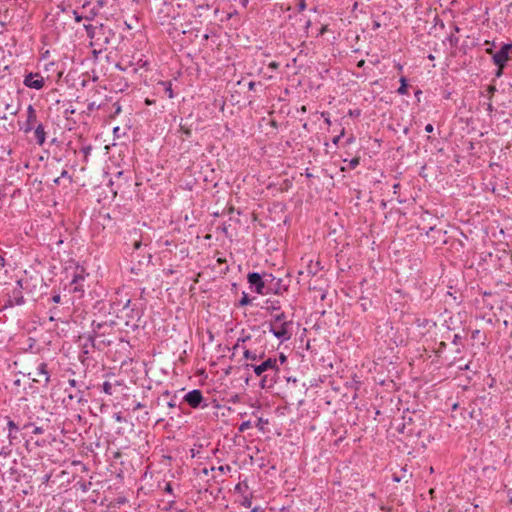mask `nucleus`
<instances>
[{
    "instance_id": "nucleus-1",
    "label": "nucleus",
    "mask_w": 512,
    "mask_h": 512,
    "mask_svg": "<svg viewBox=\"0 0 512 512\" xmlns=\"http://www.w3.org/2000/svg\"><path fill=\"white\" fill-rule=\"evenodd\" d=\"M245 368H252L255 375L261 377L260 387L262 389L273 388L279 378L280 370L278 367V360L275 357H269L260 364H246Z\"/></svg>"
},
{
    "instance_id": "nucleus-2",
    "label": "nucleus",
    "mask_w": 512,
    "mask_h": 512,
    "mask_svg": "<svg viewBox=\"0 0 512 512\" xmlns=\"http://www.w3.org/2000/svg\"><path fill=\"white\" fill-rule=\"evenodd\" d=\"M112 324H108L107 322H98L95 321L92 322V333L87 337V340L91 343V347L93 348H100V343L104 345H110L111 341H105L101 340L99 343H97V338H100L102 336H105L108 333V330L112 329Z\"/></svg>"
},
{
    "instance_id": "nucleus-3",
    "label": "nucleus",
    "mask_w": 512,
    "mask_h": 512,
    "mask_svg": "<svg viewBox=\"0 0 512 512\" xmlns=\"http://www.w3.org/2000/svg\"><path fill=\"white\" fill-rule=\"evenodd\" d=\"M292 322H284L280 324L269 323V331L280 341L286 342L292 337Z\"/></svg>"
},
{
    "instance_id": "nucleus-4",
    "label": "nucleus",
    "mask_w": 512,
    "mask_h": 512,
    "mask_svg": "<svg viewBox=\"0 0 512 512\" xmlns=\"http://www.w3.org/2000/svg\"><path fill=\"white\" fill-rule=\"evenodd\" d=\"M22 289V281H16V284L12 287V289L7 292V300L5 302L4 308L20 306L24 304L25 301Z\"/></svg>"
},
{
    "instance_id": "nucleus-5",
    "label": "nucleus",
    "mask_w": 512,
    "mask_h": 512,
    "mask_svg": "<svg viewBox=\"0 0 512 512\" xmlns=\"http://www.w3.org/2000/svg\"><path fill=\"white\" fill-rule=\"evenodd\" d=\"M247 281L250 285V289L257 294H267L265 273L260 274L258 272H250L247 275Z\"/></svg>"
},
{
    "instance_id": "nucleus-6",
    "label": "nucleus",
    "mask_w": 512,
    "mask_h": 512,
    "mask_svg": "<svg viewBox=\"0 0 512 512\" xmlns=\"http://www.w3.org/2000/svg\"><path fill=\"white\" fill-rule=\"evenodd\" d=\"M183 401L193 409L206 408L208 406L203 397L202 391L199 389H194L186 393L183 397Z\"/></svg>"
},
{
    "instance_id": "nucleus-7",
    "label": "nucleus",
    "mask_w": 512,
    "mask_h": 512,
    "mask_svg": "<svg viewBox=\"0 0 512 512\" xmlns=\"http://www.w3.org/2000/svg\"><path fill=\"white\" fill-rule=\"evenodd\" d=\"M265 281H266L267 294L273 293V294L280 295L284 291L287 290L286 285L283 284V280L281 278L275 277L271 273L265 272Z\"/></svg>"
},
{
    "instance_id": "nucleus-8",
    "label": "nucleus",
    "mask_w": 512,
    "mask_h": 512,
    "mask_svg": "<svg viewBox=\"0 0 512 512\" xmlns=\"http://www.w3.org/2000/svg\"><path fill=\"white\" fill-rule=\"evenodd\" d=\"M512 50V44L511 43H505L499 51H497L493 55V62L495 65H497L500 69H502L507 60H508V54L509 51ZM501 74V70L498 71L497 76Z\"/></svg>"
},
{
    "instance_id": "nucleus-9",
    "label": "nucleus",
    "mask_w": 512,
    "mask_h": 512,
    "mask_svg": "<svg viewBox=\"0 0 512 512\" xmlns=\"http://www.w3.org/2000/svg\"><path fill=\"white\" fill-rule=\"evenodd\" d=\"M23 83L28 88L40 90L43 88L45 80L43 76H41L39 73L31 72L25 75Z\"/></svg>"
},
{
    "instance_id": "nucleus-10",
    "label": "nucleus",
    "mask_w": 512,
    "mask_h": 512,
    "mask_svg": "<svg viewBox=\"0 0 512 512\" xmlns=\"http://www.w3.org/2000/svg\"><path fill=\"white\" fill-rule=\"evenodd\" d=\"M85 269L83 267H77L71 280V285H74V292H83L84 288L82 282L86 277Z\"/></svg>"
},
{
    "instance_id": "nucleus-11",
    "label": "nucleus",
    "mask_w": 512,
    "mask_h": 512,
    "mask_svg": "<svg viewBox=\"0 0 512 512\" xmlns=\"http://www.w3.org/2000/svg\"><path fill=\"white\" fill-rule=\"evenodd\" d=\"M36 124H37L36 110L32 105H29L27 108V119L24 123V126L22 127V130L25 133H29L34 129Z\"/></svg>"
},
{
    "instance_id": "nucleus-12",
    "label": "nucleus",
    "mask_w": 512,
    "mask_h": 512,
    "mask_svg": "<svg viewBox=\"0 0 512 512\" xmlns=\"http://www.w3.org/2000/svg\"><path fill=\"white\" fill-rule=\"evenodd\" d=\"M36 375L44 378V384L47 385L50 382V373L48 371V365L45 362H41L36 367Z\"/></svg>"
},
{
    "instance_id": "nucleus-13",
    "label": "nucleus",
    "mask_w": 512,
    "mask_h": 512,
    "mask_svg": "<svg viewBox=\"0 0 512 512\" xmlns=\"http://www.w3.org/2000/svg\"><path fill=\"white\" fill-rule=\"evenodd\" d=\"M33 130H34L35 141L40 146L43 145L46 140V133L44 130V126L42 124H37Z\"/></svg>"
},
{
    "instance_id": "nucleus-14",
    "label": "nucleus",
    "mask_w": 512,
    "mask_h": 512,
    "mask_svg": "<svg viewBox=\"0 0 512 512\" xmlns=\"http://www.w3.org/2000/svg\"><path fill=\"white\" fill-rule=\"evenodd\" d=\"M412 474H408L407 473V468L406 467H402L401 468V473L397 474V473H394L393 476H392V480L394 482H401V481H405L406 483L408 482L409 478H411Z\"/></svg>"
},
{
    "instance_id": "nucleus-15",
    "label": "nucleus",
    "mask_w": 512,
    "mask_h": 512,
    "mask_svg": "<svg viewBox=\"0 0 512 512\" xmlns=\"http://www.w3.org/2000/svg\"><path fill=\"white\" fill-rule=\"evenodd\" d=\"M7 427L9 429V434H8L9 442H10V444H12L13 440L16 439V436L12 434V431L13 430L16 432L19 431V426L13 420L8 418Z\"/></svg>"
},
{
    "instance_id": "nucleus-16",
    "label": "nucleus",
    "mask_w": 512,
    "mask_h": 512,
    "mask_svg": "<svg viewBox=\"0 0 512 512\" xmlns=\"http://www.w3.org/2000/svg\"><path fill=\"white\" fill-rule=\"evenodd\" d=\"M284 322H291V321L287 319V316L284 312H280V313L273 315V317L269 323L280 324V323H284Z\"/></svg>"
},
{
    "instance_id": "nucleus-17",
    "label": "nucleus",
    "mask_w": 512,
    "mask_h": 512,
    "mask_svg": "<svg viewBox=\"0 0 512 512\" xmlns=\"http://www.w3.org/2000/svg\"><path fill=\"white\" fill-rule=\"evenodd\" d=\"M263 355H264L263 353L258 355L256 352H253V351H251L249 349H246V348H244V351H243L244 358L250 359L252 361H256V360L262 359Z\"/></svg>"
},
{
    "instance_id": "nucleus-18",
    "label": "nucleus",
    "mask_w": 512,
    "mask_h": 512,
    "mask_svg": "<svg viewBox=\"0 0 512 512\" xmlns=\"http://www.w3.org/2000/svg\"><path fill=\"white\" fill-rule=\"evenodd\" d=\"M399 81H400V87L397 89V93L400 95L407 94V91H408L407 79L405 77H401Z\"/></svg>"
},
{
    "instance_id": "nucleus-19",
    "label": "nucleus",
    "mask_w": 512,
    "mask_h": 512,
    "mask_svg": "<svg viewBox=\"0 0 512 512\" xmlns=\"http://www.w3.org/2000/svg\"><path fill=\"white\" fill-rule=\"evenodd\" d=\"M159 84L164 86L165 92L167 93L168 97L172 99L174 97L172 83L170 81H162Z\"/></svg>"
},
{
    "instance_id": "nucleus-20",
    "label": "nucleus",
    "mask_w": 512,
    "mask_h": 512,
    "mask_svg": "<svg viewBox=\"0 0 512 512\" xmlns=\"http://www.w3.org/2000/svg\"><path fill=\"white\" fill-rule=\"evenodd\" d=\"M99 14V7H92L84 16L85 20L92 21Z\"/></svg>"
},
{
    "instance_id": "nucleus-21",
    "label": "nucleus",
    "mask_w": 512,
    "mask_h": 512,
    "mask_svg": "<svg viewBox=\"0 0 512 512\" xmlns=\"http://www.w3.org/2000/svg\"><path fill=\"white\" fill-rule=\"evenodd\" d=\"M266 304H267L266 309L268 311H279L280 310V303H279V301L267 300Z\"/></svg>"
},
{
    "instance_id": "nucleus-22",
    "label": "nucleus",
    "mask_w": 512,
    "mask_h": 512,
    "mask_svg": "<svg viewBox=\"0 0 512 512\" xmlns=\"http://www.w3.org/2000/svg\"><path fill=\"white\" fill-rule=\"evenodd\" d=\"M89 346H91V343L86 339V342L82 345V350H81V355H80V359L82 362L84 361V357H87V355L89 354Z\"/></svg>"
},
{
    "instance_id": "nucleus-23",
    "label": "nucleus",
    "mask_w": 512,
    "mask_h": 512,
    "mask_svg": "<svg viewBox=\"0 0 512 512\" xmlns=\"http://www.w3.org/2000/svg\"><path fill=\"white\" fill-rule=\"evenodd\" d=\"M84 29L86 31V34L88 36V38H94L95 37V32H96V27L91 25V24H87V25H84Z\"/></svg>"
},
{
    "instance_id": "nucleus-24",
    "label": "nucleus",
    "mask_w": 512,
    "mask_h": 512,
    "mask_svg": "<svg viewBox=\"0 0 512 512\" xmlns=\"http://www.w3.org/2000/svg\"><path fill=\"white\" fill-rule=\"evenodd\" d=\"M102 391L107 394V395H112L113 394V385L108 382V381H105L103 384H102Z\"/></svg>"
},
{
    "instance_id": "nucleus-25",
    "label": "nucleus",
    "mask_w": 512,
    "mask_h": 512,
    "mask_svg": "<svg viewBox=\"0 0 512 512\" xmlns=\"http://www.w3.org/2000/svg\"><path fill=\"white\" fill-rule=\"evenodd\" d=\"M100 29L103 31V34L105 35L104 43L109 44V35H114L113 31L111 29H106L103 24H101Z\"/></svg>"
},
{
    "instance_id": "nucleus-26",
    "label": "nucleus",
    "mask_w": 512,
    "mask_h": 512,
    "mask_svg": "<svg viewBox=\"0 0 512 512\" xmlns=\"http://www.w3.org/2000/svg\"><path fill=\"white\" fill-rule=\"evenodd\" d=\"M84 392L82 390H78L75 394H70L69 399L76 398L79 403H81L84 399Z\"/></svg>"
},
{
    "instance_id": "nucleus-27",
    "label": "nucleus",
    "mask_w": 512,
    "mask_h": 512,
    "mask_svg": "<svg viewBox=\"0 0 512 512\" xmlns=\"http://www.w3.org/2000/svg\"><path fill=\"white\" fill-rule=\"evenodd\" d=\"M250 338H251L250 335H246V336L238 338V340H237L236 344L234 345L233 349L236 350L237 348L240 347L241 343H245L246 341L250 340Z\"/></svg>"
},
{
    "instance_id": "nucleus-28",
    "label": "nucleus",
    "mask_w": 512,
    "mask_h": 512,
    "mask_svg": "<svg viewBox=\"0 0 512 512\" xmlns=\"http://www.w3.org/2000/svg\"><path fill=\"white\" fill-rule=\"evenodd\" d=\"M251 302V299L249 298L248 294H246L245 292L243 293L240 301H239V305L240 306H246L248 304H250Z\"/></svg>"
},
{
    "instance_id": "nucleus-29",
    "label": "nucleus",
    "mask_w": 512,
    "mask_h": 512,
    "mask_svg": "<svg viewBox=\"0 0 512 512\" xmlns=\"http://www.w3.org/2000/svg\"><path fill=\"white\" fill-rule=\"evenodd\" d=\"M359 163L360 160L358 157L352 158L351 160L348 161V167L349 169L353 170L359 165Z\"/></svg>"
},
{
    "instance_id": "nucleus-30",
    "label": "nucleus",
    "mask_w": 512,
    "mask_h": 512,
    "mask_svg": "<svg viewBox=\"0 0 512 512\" xmlns=\"http://www.w3.org/2000/svg\"><path fill=\"white\" fill-rule=\"evenodd\" d=\"M240 504L245 508H250L252 506V500L251 497L244 496L241 500Z\"/></svg>"
},
{
    "instance_id": "nucleus-31",
    "label": "nucleus",
    "mask_w": 512,
    "mask_h": 512,
    "mask_svg": "<svg viewBox=\"0 0 512 512\" xmlns=\"http://www.w3.org/2000/svg\"><path fill=\"white\" fill-rule=\"evenodd\" d=\"M447 40L453 47H456L459 43V38L457 36H455L454 34H451L450 36H448Z\"/></svg>"
},
{
    "instance_id": "nucleus-32",
    "label": "nucleus",
    "mask_w": 512,
    "mask_h": 512,
    "mask_svg": "<svg viewBox=\"0 0 512 512\" xmlns=\"http://www.w3.org/2000/svg\"><path fill=\"white\" fill-rule=\"evenodd\" d=\"M247 489L248 488V484L247 482L243 481V482H240L238 483L236 486H235V490L238 491V492H243V490Z\"/></svg>"
},
{
    "instance_id": "nucleus-33",
    "label": "nucleus",
    "mask_w": 512,
    "mask_h": 512,
    "mask_svg": "<svg viewBox=\"0 0 512 512\" xmlns=\"http://www.w3.org/2000/svg\"><path fill=\"white\" fill-rule=\"evenodd\" d=\"M82 153L84 154L85 156V161H87V158L88 156L90 155L91 151H92V147L90 145L88 146H84L82 149H81Z\"/></svg>"
},
{
    "instance_id": "nucleus-34",
    "label": "nucleus",
    "mask_w": 512,
    "mask_h": 512,
    "mask_svg": "<svg viewBox=\"0 0 512 512\" xmlns=\"http://www.w3.org/2000/svg\"><path fill=\"white\" fill-rule=\"evenodd\" d=\"M251 426V422L250 421H244L240 424L239 426V431L240 432H244L246 431L248 428H250Z\"/></svg>"
},
{
    "instance_id": "nucleus-35",
    "label": "nucleus",
    "mask_w": 512,
    "mask_h": 512,
    "mask_svg": "<svg viewBox=\"0 0 512 512\" xmlns=\"http://www.w3.org/2000/svg\"><path fill=\"white\" fill-rule=\"evenodd\" d=\"M497 91L496 87L493 85L488 86L487 92H488V99L491 100L494 93Z\"/></svg>"
},
{
    "instance_id": "nucleus-36",
    "label": "nucleus",
    "mask_w": 512,
    "mask_h": 512,
    "mask_svg": "<svg viewBox=\"0 0 512 512\" xmlns=\"http://www.w3.org/2000/svg\"><path fill=\"white\" fill-rule=\"evenodd\" d=\"M452 343L454 345H461L462 344V337L459 334H455L452 340Z\"/></svg>"
},
{
    "instance_id": "nucleus-37",
    "label": "nucleus",
    "mask_w": 512,
    "mask_h": 512,
    "mask_svg": "<svg viewBox=\"0 0 512 512\" xmlns=\"http://www.w3.org/2000/svg\"><path fill=\"white\" fill-rule=\"evenodd\" d=\"M180 131L186 136V137H190L191 136V130L190 128H187L185 127L184 125H180Z\"/></svg>"
},
{
    "instance_id": "nucleus-38",
    "label": "nucleus",
    "mask_w": 512,
    "mask_h": 512,
    "mask_svg": "<svg viewBox=\"0 0 512 512\" xmlns=\"http://www.w3.org/2000/svg\"><path fill=\"white\" fill-rule=\"evenodd\" d=\"M167 405L168 407L170 408H175L177 406V402H176V396H173L168 402H167Z\"/></svg>"
},
{
    "instance_id": "nucleus-39",
    "label": "nucleus",
    "mask_w": 512,
    "mask_h": 512,
    "mask_svg": "<svg viewBox=\"0 0 512 512\" xmlns=\"http://www.w3.org/2000/svg\"><path fill=\"white\" fill-rule=\"evenodd\" d=\"M59 177H61V179L62 178H67L69 180V183H72V176L69 175V173L66 170H63Z\"/></svg>"
},
{
    "instance_id": "nucleus-40",
    "label": "nucleus",
    "mask_w": 512,
    "mask_h": 512,
    "mask_svg": "<svg viewBox=\"0 0 512 512\" xmlns=\"http://www.w3.org/2000/svg\"><path fill=\"white\" fill-rule=\"evenodd\" d=\"M343 135H344V129H342V131L339 135L335 136L332 139L333 144L337 145Z\"/></svg>"
},
{
    "instance_id": "nucleus-41",
    "label": "nucleus",
    "mask_w": 512,
    "mask_h": 512,
    "mask_svg": "<svg viewBox=\"0 0 512 512\" xmlns=\"http://www.w3.org/2000/svg\"><path fill=\"white\" fill-rule=\"evenodd\" d=\"M218 470L222 473L229 472L231 470L229 465H221L218 467Z\"/></svg>"
},
{
    "instance_id": "nucleus-42",
    "label": "nucleus",
    "mask_w": 512,
    "mask_h": 512,
    "mask_svg": "<svg viewBox=\"0 0 512 512\" xmlns=\"http://www.w3.org/2000/svg\"><path fill=\"white\" fill-rule=\"evenodd\" d=\"M43 433H44L43 427H40V426H35L34 427L33 434H43Z\"/></svg>"
},
{
    "instance_id": "nucleus-43",
    "label": "nucleus",
    "mask_w": 512,
    "mask_h": 512,
    "mask_svg": "<svg viewBox=\"0 0 512 512\" xmlns=\"http://www.w3.org/2000/svg\"><path fill=\"white\" fill-rule=\"evenodd\" d=\"M280 64L276 61H272L269 63V68L273 69V70H277L279 68Z\"/></svg>"
},
{
    "instance_id": "nucleus-44",
    "label": "nucleus",
    "mask_w": 512,
    "mask_h": 512,
    "mask_svg": "<svg viewBox=\"0 0 512 512\" xmlns=\"http://www.w3.org/2000/svg\"><path fill=\"white\" fill-rule=\"evenodd\" d=\"M73 14L75 16V21L78 22V23L81 22L83 19H85L84 16L79 15L77 13V11H73Z\"/></svg>"
},
{
    "instance_id": "nucleus-45",
    "label": "nucleus",
    "mask_w": 512,
    "mask_h": 512,
    "mask_svg": "<svg viewBox=\"0 0 512 512\" xmlns=\"http://www.w3.org/2000/svg\"><path fill=\"white\" fill-rule=\"evenodd\" d=\"M51 300L54 302V303H60L61 301V296L60 294H55L52 296Z\"/></svg>"
},
{
    "instance_id": "nucleus-46",
    "label": "nucleus",
    "mask_w": 512,
    "mask_h": 512,
    "mask_svg": "<svg viewBox=\"0 0 512 512\" xmlns=\"http://www.w3.org/2000/svg\"><path fill=\"white\" fill-rule=\"evenodd\" d=\"M277 360H278L281 364H283V363H285V362L287 361V357H286L283 353H281V354L279 355V358H278Z\"/></svg>"
},
{
    "instance_id": "nucleus-47",
    "label": "nucleus",
    "mask_w": 512,
    "mask_h": 512,
    "mask_svg": "<svg viewBox=\"0 0 512 512\" xmlns=\"http://www.w3.org/2000/svg\"><path fill=\"white\" fill-rule=\"evenodd\" d=\"M143 407H144V405H143L141 402H137V403H135V405L133 406V411H136V410L142 409Z\"/></svg>"
},
{
    "instance_id": "nucleus-48",
    "label": "nucleus",
    "mask_w": 512,
    "mask_h": 512,
    "mask_svg": "<svg viewBox=\"0 0 512 512\" xmlns=\"http://www.w3.org/2000/svg\"><path fill=\"white\" fill-rule=\"evenodd\" d=\"M433 130H434V127H433V125H432V124H427V125L425 126V131H426L427 133H432V132H433Z\"/></svg>"
},
{
    "instance_id": "nucleus-49",
    "label": "nucleus",
    "mask_w": 512,
    "mask_h": 512,
    "mask_svg": "<svg viewBox=\"0 0 512 512\" xmlns=\"http://www.w3.org/2000/svg\"><path fill=\"white\" fill-rule=\"evenodd\" d=\"M114 419L117 421V422H123L124 421V418L121 416L120 413H116L114 415Z\"/></svg>"
},
{
    "instance_id": "nucleus-50",
    "label": "nucleus",
    "mask_w": 512,
    "mask_h": 512,
    "mask_svg": "<svg viewBox=\"0 0 512 512\" xmlns=\"http://www.w3.org/2000/svg\"><path fill=\"white\" fill-rule=\"evenodd\" d=\"M105 4H106L105 0H98L97 5L95 7H99V10H100L102 7H104Z\"/></svg>"
},
{
    "instance_id": "nucleus-51",
    "label": "nucleus",
    "mask_w": 512,
    "mask_h": 512,
    "mask_svg": "<svg viewBox=\"0 0 512 512\" xmlns=\"http://www.w3.org/2000/svg\"><path fill=\"white\" fill-rule=\"evenodd\" d=\"M251 512H264V510L260 506H255L251 509Z\"/></svg>"
},
{
    "instance_id": "nucleus-52",
    "label": "nucleus",
    "mask_w": 512,
    "mask_h": 512,
    "mask_svg": "<svg viewBox=\"0 0 512 512\" xmlns=\"http://www.w3.org/2000/svg\"><path fill=\"white\" fill-rule=\"evenodd\" d=\"M68 383L71 387H76L78 382L75 379H69Z\"/></svg>"
},
{
    "instance_id": "nucleus-53",
    "label": "nucleus",
    "mask_w": 512,
    "mask_h": 512,
    "mask_svg": "<svg viewBox=\"0 0 512 512\" xmlns=\"http://www.w3.org/2000/svg\"><path fill=\"white\" fill-rule=\"evenodd\" d=\"M487 111H488V113H489V114H491V113L494 111V107H493V105L491 104V102H489V103L487 104Z\"/></svg>"
},
{
    "instance_id": "nucleus-54",
    "label": "nucleus",
    "mask_w": 512,
    "mask_h": 512,
    "mask_svg": "<svg viewBox=\"0 0 512 512\" xmlns=\"http://www.w3.org/2000/svg\"><path fill=\"white\" fill-rule=\"evenodd\" d=\"M147 64H148V62H147L146 60H142V59H140V60L138 61V65H139V67H145Z\"/></svg>"
},
{
    "instance_id": "nucleus-55",
    "label": "nucleus",
    "mask_w": 512,
    "mask_h": 512,
    "mask_svg": "<svg viewBox=\"0 0 512 512\" xmlns=\"http://www.w3.org/2000/svg\"><path fill=\"white\" fill-rule=\"evenodd\" d=\"M305 176H306L307 178H313V177H314V176H313V174L309 172V169H308V168L305 170Z\"/></svg>"
},
{
    "instance_id": "nucleus-56",
    "label": "nucleus",
    "mask_w": 512,
    "mask_h": 512,
    "mask_svg": "<svg viewBox=\"0 0 512 512\" xmlns=\"http://www.w3.org/2000/svg\"><path fill=\"white\" fill-rule=\"evenodd\" d=\"M248 88H249V90H254V88H255V83H254V82H252V81H251V82H249V84H248Z\"/></svg>"
},
{
    "instance_id": "nucleus-57",
    "label": "nucleus",
    "mask_w": 512,
    "mask_h": 512,
    "mask_svg": "<svg viewBox=\"0 0 512 512\" xmlns=\"http://www.w3.org/2000/svg\"><path fill=\"white\" fill-rule=\"evenodd\" d=\"M9 451H5L4 448L0 451V455H3L4 457L8 456Z\"/></svg>"
},
{
    "instance_id": "nucleus-58",
    "label": "nucleus",
    "mask_w": 512,
    "mask_h": 512,
    "mask_svg": "<svg viewBox=\"0 0 512 512\" xmlns=\"http://www.w3.org/2000/svg\"><path fill=\"white\" fill-rule=\"evenodd\" d=\"M479 333H480V331H479V330H475V331H473V333H472V338H474V339H475V338L478 336V334H479Z\"/></svg>"
},
{
    "instance_id": "nucleus-59",
    "label": "nucleus",
    "mask_w": 512,
    "mask_h": 512,
    "mask_svg": "<svg viewBox=\"0 0 512 512\" xmlns=\"http://www.w3.org/2000/svg\"><path fill=\"white\" fill-rule=\"evenodd\" d=\"M365 65V61L364 60H360L357 64L358 67H363Z\"/></svg>"
},
{
    "instance_id": "nucleus-60",
    "label": "nucleus",
    "mask_w": 512,
    "mask_h": 512,
    "mask_svg": "<svg viewBox=\"0 0 512 512\" xmlns=\"http://www.w3.org/2000/svg\"><path fill=\"white\" fill-rule=\"evenodd\" d=\"M61 181V177H57L54 179V184L59 185Z\"/></svg>"
},
{
    "instance_id": "nucleus-61",
    "label": "nucleus",
    "mask_w": 512,
    "mask_h": 512,
    "mask_svg": "<svg viewBox=\"0 0 512 512\" xmlns=\"http://www.w3.org/2000/svg\"><path fill=\"white\" fill-rule=\"evenodd\" d=\"M94 107H95L94 103H90V104L88 105V109H89L90 111H91V110H93V109H94Z\"/></svg>"
},
{
    "instance_id": "nucleus-62",
    "label": "nucleus",
    "mask_w": 512,
    "mask_h": 512,
    "mask_svg": "<svg viewBox=\"0 0 512 512\" xmlns=\"http://www.w3.org/2000/svg\"><path fill=\"white\" fill-rule=\"evenodd\" d=\"M400 187V184L397 183V184H394L393 188H394V192H396V190H398V188Z\"/></svg>"
},
{
    "instance_id": "nucleus-63",
    "label": "nucleus",
    "mask_w": 512,
    "mask_h": 512,
    "mask_svg": "<svg viewBox=\"0 0 512 512\" xmlns=\"http://www.w3.org/2000/svg\"><path fill=\"white\" fill-rule=\"evenodd\" d=\"M453 30H454L455 32H459V30H460V29H459V27H458V26L454 25Z\"/></svg>"
},
{
    "instance_id": "nucleus-64",
    "label": "nucleus",
    "mask_w": 512,
    "mask_h": 512,
    "mask_svg": "<svg viewBox=\"0 0 512 512\" xmlns=\"http://www.w3.org/2000/svg\"><path fill=\"white\" fill-rule=\"evenodd\" d=\"M325 122H326L328 125H330V124H331V121H330L329 117L325 118Z\"/></svg>"
}]
</instances>
